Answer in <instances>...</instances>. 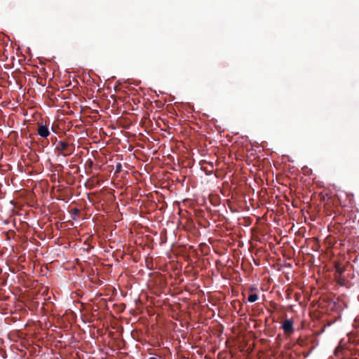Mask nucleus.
Here are the masks:
<instances>
[{"instance_id":"39448f33","label":"nucleus","mask_w":359,"mask_h":359,"mask_svg":"<svg viewBox=\"0 0 359 359\" xmlns=\"http://www.w3.org/2000/svg\"><path fill=\"white\" fill-rule=\"evenodd\" d=\"M257 299H258L257 294L255 293H252L249 295V297L248 298V301L250 303H253V302H256L257 300Z\"/></svg>"},{"instance_id":"f257e3e1","label":"nucleus","mask_w":359,"mask_h":359,"mask_svg":"<svg viewBox=\"0 0 359 359\" xmlns=\"http://www.w3.org/2000/svg\"><path fill=\"white\" fill-rule=\"evenodd\" d=\"M55 149L60 151L63 156H69L74 151V147L64 141H60Z\"/></svg>"},{"instance_id":"9d476101","label":"nucleus","mask_w":359,"mask_h":359,"mask_svg":"<svg viewBox=\"0 0 359 359\" xmlns=\"http://www.w3.org/2000/svg\"><path fill=\"white\" fill-rule=\"evenodd\" d=\"M149 359H164V358H162L160 355H156V356H154V357H150Z\"/></svg>"},{"instance_id":"6e6552de","label":"nucleus","mask_w":359,"mask_h":359,"mask_svg":"<svg viewBox=\"0 0 359 359\" xmlns=\"http://www.w3.org/2000/svg\"><path fill=\"white\" fill-rule=\"evenodd\" d=\"M336 270L339 273H341L343 272V269L339 266H336Z\"/></svg>"},{"instance_id":"9b49d317","label":"nucleus","mask_w":359,"mask_h":359,"mask_svg":"<svg viewBox=\"0 0 359 359\" xmlns=\"http://www.w3.org/2000/svg\"><path fill=\"white\" fill-rule=\"evenodd\" d=\"M221 276H222L223 278L224 277V272H223V271H222V272H221Z\"/></svg>"},{"instance_id":"7ed1b4c3","label":"nucleus","mask_w":359,"mask_h":359,"mask_svg":"<svg viewBox=\"0 0 359 359\" xmlns=\"http://www.w3.org/2000/svg\"><path fill=\"white\" fill-rule=\"evenodd\" d=\"M37 132L41 137L44 138H46L50 135L48 127L41 124L39 125Z\"/></svg>"},{"instance_id":"f03ea898","label":"nucleus","mask_w":359,"mask_h":359,"mask_svg":"<svg viewBox=\"0 0 359 359\" xmlns=\"http://www.w3.org/2000/svg\"><path fill=\"white\" fill-rule=\"evenodd\" d=\"M282 328L286 334H292L294 332L293 323L290 320H286L283 322Z\"/></svg>"},{"instance_id":"20e7f679","label":"nucleus","mask_w":359,"mask_h":359,"mask_svg":"<svg viewBox=\"0 0 359 359\" xmlns=\"http://www.w3.org/2000/svg\"><path fill=\"white\" fill-rule=\"evenodd\" d=\"M210 201L214 205H217L220 203L217 195H212L210 196Z\"/></svg>"},{"instance_id":"423d86ee","label":"nucleus","mask_w":359,"mask_h":359,"mask_svg":"<svg viewBox=\"0 0 359 359\" xmlns=\"http://www.w3.org/2000/svg\"><path fill=\"white\" fill-rule=\"evenodd\" d=\"M122 170V165L118 163L116 165L115 173H119Z\"/></svg>"},{"instance_id":"0eeeda50","label":"nucleus","mask_w":359,"mask_h":359,"mask_svg":"<svg viewBox=\"0 0 359 359\" xmlns=\"http://www.w3.org/2000/svg\"><path fill=\"white\" fill-rule=\"evenodd\" d=\"M71 212L74 215H79L80 214V210L77 208H74L72 210Z\"/></svg>"},{"instance_id":"1a4fd4ad","label":"nucleus","mask_w":359,"mask_h":359,"mask_svg":"<svg viewBox=\"0 0 359 359\" xmlns=\"http://www.w3.org/2000/svg\"><path fill=\"white\" fill-rule=\"evenodd\" d=\"M86 164H88V166H89L90 168H91V167L93 166V161H92V160L88 159V160L86 161Z\"/></svg>"}]
</instances>
